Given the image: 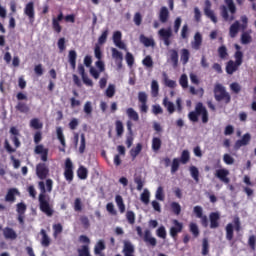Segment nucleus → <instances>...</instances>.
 I'll return each instance as SVG.
<instances>
[{
  "instance_id": "obj_1",
  "label": "nucleus",
  "mask_w": 256,
  "mask_h": 256,
  "mask_svg": "<svg viewBox=\"0 0 256 256\" xmlns=\"http://www.w3.org/2000/svg\"><path fill=\"white\" fill-rule=\"evenodd\" d=\"M39 188L41 193L38 196L40 211L47 215V217H53V206L49 203V197L47 196V190L45 189V182H39Z\"/></svg>"
},
{
  "instance_id": "obj_2",
  "label": "nucleus",
  "mask_w": 256,
  "mask_h": 256,
  "mask_svg": "<svg viewBox=\"0 0 256 256\" xmlns=\"http://www.w3.org/2000/svg\"><path fill=\"white\" fill-rule=\"evenodd\" d=\"M225 5L220 6V15L224 21H235L237 6L233 0H224Z\"/></svg>"
},
{
  "instance_id": "obj_3",
  "label": "nucleus",
  "mask_w": 256,
  "mask_h": 256,
  "mask_svg": "<svg viewBox=\"0 0 256 256\" xmlns=\"http://www.w3.org/2000/svg\"><path fill=\"white\" fill-rule=\"evenodd\" d=\"M199 115L202 117V123H209V112L201 102L196 104L195 111L189 112L188 118L193 123H197V121H199Z\"/></svg>"
},
{
  "instance_id": "obj_4",
  "label": "nucleus",
  "mask_w": 256,
  "mask_h": 256,
  "mask_svg": "<svg viewBox=\"0 0 256 256\" xmlns=\"http://www.w3.org/2000/svg\"><path fill=\"white\" fill-rule=\"evenodd\" d=\"M214 99L218 103L223 102L225 105H229V103H231V94L227 92L225 86L222 84H216L214 86Z\"/></svg>"
},
{
  "instance_id": "obj_5",
  "label": "nucleus",
  "mask_w": 256,
  "mask_h": 256,
  "mask_svg": "<svg viewBox=\"0 0 256 256\" xmlns=\"http://www.w3.org/2000/svg\"><path fill=\"white\" fill-rule=\"evenodd\" d=\"M136 232L140 239L146 243V245H150V247H157V238L153 237L151 234V230L146 229L143 234V229L141 226L136 227Z\"/></svg>"
},
{
  "instance_id": "obj_6",
  "label": "nucleus",
  "mask_w": 256,
  "mask_h": 256,
  "mask_svg": "<svg viewBox=\"0 0 256 256\" xmlns=\"http://www.w3.org/2000/svg\"><path fill=\"white\" fill-rule=\"evenodd\" d=\"M74 169L73 161H71V158H67L64 162V179H66L67 183H73L75 177Z\"/></svg>"
},
{
  "instance_id": "obj_7",
  "label": "nucleus",
  "mask_w": 256,
  "mask_h": 256,
  "mask_svg": "<svg viewBox=\"0 0 256 256\" xmlns=\"http://www.w3.org/2000/svg\"><path fill=\"white\" fill-rule=\"evenodd\" d=\"M235 61L229 60L226 64V73L228 75H233L235 71L239 70V67L243 65V59H241V55L239 53L236 54Z\"/></svg>"
},
{
  "instance_id": "obj_8",
  "label": "nucleus",
  "mask_w": 256,
  "mask_h": 256,
  "mask_svg": "<svg viewBox=\"0 0 256 256\" xmlns=\"http://www.w3.org/2000/svg\"><path fill=\"white\" fill-rule=\"evenodd\" d=\"M158 37L161 41H163L166 47H169V45H171V38L173 37V30H171V27L161 28L158 31Z\"/></svg>"
},
{
  "instance_id": "obj_9",
  "label": "nucleus",
  "mask_w": 256,
  "mask_h": 256,
  "mask_svg": "<svg viewBox=\"0 0 256 256\" xmlns=\"http://www.w3.org/2000/svg\"><path fill=\"white\" fill-rule=\"evenodd\" d=\"M172 225L174 226H172L169 230L170 237H172V239H177V235L183 231V223L179 222L177 219H174L172 220Z\"/></svg>"
},
{
  "instance_id": "obj_10",
  "label": "nucleus",
  "mask_w": 256,
  "mask_h": 256,
  "mask_svg": "<svg viewBox=\"0 0 256 256\" xmlns=\"http://www.w3.org/2000/svg\"><path fill=\"white\" fill-rule=\"evenodd\" d=\"M36 175L42 181L49 176V167L45 163H39L36 165Z\"/></svg>"
},
{
  "instance_id": "obj_11",
  "label": "nucleus",
  "mask_w": 256,
  "mask_h": 256,
  "mask_svg": "<svg viewBox=\"0 0 256 256\" xmlns=\"http://www.w3.org/2000/svg\"><path fill=\"white\" fill-rule=\"evenodd\" d=\"M147 93L146 92H139L138 93V101L140 103L139 109L140 113H147L149 111V106L147 105Z\"/></svg>"
},
{
  "instance_id": "obj_12",
  "label": "nucleus",
  "mask_w": 256,
  "mask_h": 256,
  "mask_svg": "<svg viewBox=\"0 0 256 256\" xmlns=\"http://www.w3.org/2000/svg\"><path fill=\"white\" fill-rule=\"evenodd\" d=\"M34 153L36 155H40L41 161H43V163H47V159L49 157V149L45 148L43 144L37 145L34 149Z\"/></svg>"
},
{
  "instance_id": "obj_13",
  "label": "nucleus",
  "mask_w": 256,
  "mask_h": 256,
  "mask_svg": "<svg viewBox=\"0 0 256 256\" xmlns=\"http://www.w3.org/2000/svg\"><path fill=\"white\" fill-rule=\"evenodd\" d=\"M249 143H251V134L246 133L242 136L241 139L237 140L234 144L235 151H239L241 147L247 146Z\"/></svg>"
},
{
  "instance_id": "obj_14",
  "label": "nucleus",
  "mask_w": 256,
  "mask_h": 256,
  "mask_svg": "<svg viewBox=\"0 0 256 256\" xmlns=\"http://www.w3.org/2000/svg\"><path fill=\"white\" fill-rule=\"evenodd\" d=\"M24 15L29 18V21H35V3L30 1L24 8Z\"/></svg>"
},
{
  "instance_id": "obj_15",
  "label": "nucleus",
  "mask_w": 256,
  "mask_h": 256,
  "mask_svg": "<svg viewBox=\"0 0 256 256\" xmlns=\"http://www.w3.org/2000/svg\"><path fill=\"white\" fill-rule=\"evenodd\" d=\"M204 5V14L206 17H208L212 22L217 23V16H215V12L211 10V1L205 0Z\"/></svg>"
},
{
  "instance_id": "obj_16",
  "label": "nucleus",
  "mask_w": 256,
  "mask_h": 256,
  "mask_svg": "<svg viewBox=\"0 0 256 256\" xmlns=\"http://www.w3.org/2000/svg\"><path fill=\"white\" fill-rule=\"evenodd\" d=\"M210 229H218L221 221V214L219 212H211L209 214Z\"/></svg>"
},
{
  "instance_id": "obj_17",
  "label": "nucleus",
  "mask_w": 256,
  "mask_h": 256,
  "mask_svg": "<svg viewBox=\"0 0 256 256\" xmlns=\"http://www.w3.org/2000/svg\"><path fill=\"white\" fill-rule=\"evenodd\" d=\"M78 73L81 75L84 85H87V87H93V80H91L85 73V66H83V64L78 65Z\"/></svg>"
},
{
  "instance_id": "obj_18",
  "label": "nucleus",
  "mask_w": 256,
  "mask_h": 256,
  "mask_svg": "<svg viewBox=\"0 0 256 256\" xmlns=\"http://www.w3.org/2000/svg\"><path fill=\"white\" fill-rule=\"evenodd\" d=\"M113 43L118 47V49H125V43L123 42V34L121 31H115L112 36Z\"/></svg>"
},
{
  "instance_id": "obj_19",
  "label": "nucleus",
  "mask_w": 256,
  "mask_h": 256,
  "mask_svg": "<svg viewBox=\"0 0 256 256\" xmlns=\"http://www.w3.org/2000/svg\"><path fill=\"white\" fill-rule=\"evenodd\" d=\"M215 176L222 181V183H225L226 185L229 184V170L222 168L216 170Z\"/></svg>"
},
{
  "instance_id": "obj_20",
  "label": "nucleus",
  "mask_w": 256,
  "mask_h": 256,
  "mask_svg": "<svg viewBox=\"0 0 256 256\" xmlns=\"http://www.w3.org/2000/svg\"><path fill=\"white\" fill-rule=\"evenodd\" d=\"M17 195H21L19 190L17 188H10L5 196V201L7 203H15Z\"/></svg>"
},
{
  "instance_id": "obj_21",
  "label": "nucleus",
  "mask_w": 256,
  "mask_h": 256,
  "mask_svg": "<svg viewBox=\"0 0 256 256\" xmlns=\"http://www.w3.org/2000/svg\"><path fill=\"white\" fill-rule=\"evenodd\" d=\"M201 45H203V36L201 33L196 32L194 35V41L191 43L192 49L199 51V49H201Z\"/></svg>"
},
{
  "instance_id": "obj_22",
  "label": "nucleus",
  "mask_w": 256,
  "mask_h": 256,
  "mask_svg": "<svg viewBox=\"0 0 256 256\" xmlns=\"http://www.w3.org/2000/svg\"><path fill=\"white\" fill-rule=\"evenodd\" d=\"M60 21H63V12H60L56 18L52 19V29H54L56 33H61L62 31L61 24H59Z\"/></svg>"
},
{
  "instance_id": "obj_23",
  "label": "nucleus",
  "mask_w": 256,
  "mask_h": 256,
  "mask_svg": "<svg viewBox=\"0 0 256 256\" xmlns=\"http://www.w3.org/2000/svg\"><path fill=\"white\" fill-rule=\"evenodd\" d=\"M170 53V61L172 63V67L177 69L179 67V52L175 49L169 50Z\"/></svg>"
},
{
  "instance_id": "obj_24",
  "label": "nucleus",
  "mask_w": 256,
  "mask_h": 256,
  "mask_svg": "<svg viewBox=\"0 0 256 256\" xmlns=\"http://www.w3.org/2000/svg\"><path fill=\"white\" fill-rule=\"evenodd\" d=\"M3 235L5 239H10V241H15V239H17V232L11 227H5L3 229Z\"/></svg>"
},
{
  "instance_id": "obj_25",
  "label": "nucleus",
  "mask_w": 256,
  "mask_h": 256,
  "mask_svg": "<svg viewBox=\"0 0 256 256\" xmlns=\"http://www.w3.org/2000/svg\"><path fill=\"white\" fill-rule=\"evenodd\" d=\"M239 29H241V24L239 23V21H235L229 28V36L231 37V39H235V37H237Z\"/></svg>"
},
{
  "instance_id": "obj_26",
  "label": "nucleus",
  "mask_w": 256,
  "mask_h": 256,
  "mask_svg": "<svg viewBox=\"0 0 256 256\" xmlns=\"http://www.w3.org/2000/svg\"><path fill=\"white\" fill-rule=\"evenodd\" d=\"M159 21L161 23H167L169 21V9H167L165 6L161 7L160 9Z\"/></svg>"
},
{
  "instance_id": "obj_27",
  "label": "nucleus",
  "mask_w": 256,
  "mask_h": 256,
  "mask_svg": "<svg viewBox=\"0 0 256 256\" xmlns=\"http://www.w3.org/2000/svg\"><path fill=\"white\" fill-rule=\"evenodd\" d=\"M191 57V52H189V49L184 48L180 52V61L182 64L187 65L189 63V59Z\"/></svg>"
},
{
  "instance_id": "obj_28",
  "label": "nucleus",
  "mask_w": 256,
  "mask_h": 256,
  "mask_svg": "<svg viewBox=\"0 0 256 256\" xmlns=\"http://www.w3.org/2000/svg\"><path fill=\"white\" fill-rule=\"evenodd\" d=\"M162 105L167 109L170 115H173L175 113V104L169 101V98L165 97L163 99Z\"/></svg>"
},
{
  "instance_id": "obj_29",
  "label": "nucleus",
  "mask_w": 256,
  "mask_h": 256,
  "mask_svg": "<svg viewBox=\"0 0 256 256\" xmlns=\"http://www.w3.org/2000/svg\"><path fill=\"white\" fill-rule=\"evenodd\" d=\"M140 43L144 44V47H153L155 45L153 38H148L143 34L140 35Z\"/></svg>"
},
{
  "instance_id": "obj_30",
  "label": "nucleus",
  "mask_w": 256,
  "mask_h": 256,
  "mask_svg": "<svg viewBox=\"0 0 256 256\" xmlns=\"http://www.w3.org/2000/svg\"><path fill=\"white\" fill-rule=\"evenodd\" d=\"M40 234L42 235V240H41L42 247H49V245H51V239L47 235V231H45V229H42L40 231Z\"/></svg>"
},
{
  "instance_id": "obj_31",
  "label": "nucleus",
  "mask_w": 256,
  "mask_h": 256,
  "mask_svg": "<svg viewBox=\"0 0 256 256\" xmlns=\"http://www.w3.org/2000/svg\"><path fill=\"white\" fill-rule=\"evenodd\" d=\"M134 183L137 185V191H143L145 186V180L141 175H134Z\"/></svg>"
},
{
  "instance_id": "obj_32",
  "label": "nucleus",
  "mask_w": 256,
  "mask_h": 256,
  "mask_svg": "<svg viewBox=\"0 0 256 256\" xmlns=\"http://www.w3.org/2000/svg\"><path fill=\"white\" fill-rule=\"evenodd\" d=\"M141 151H143V145L141 143H138L136 147L130 150V156L132 157L133 161L137 159V156L139 155V153H141Z\"/></svg>"
},
{
  "instance_id": "obj_33",
  "label": "nucleus",
  "mask_w": 256,
  "mask_h": 256,
  "mask_svg": "<svg viewBox=\"0 0 256 256\" xmlns=\"http://www.w3.org/2000/svg\"><path fill=\"white\" fill-rule=\"evenodd\" d=\"M161 145H163V142L161 141V138L159 137H153L152 138V151L157 153L161 149Z\"/></svg>"
},
{
  "instance_id": "obj_34",
  "label": "nucleus",
  "mask_w": 256,
  "mask_h": 256,
  "mask_svg": "<svg viewBox=\"0 0 256 256\" xmlns=\"http://www.w3.org/2000/svg\"><path fill=\"white\" fill-rule=\"evenodd\" d=\"M190 160L191 155L189 154V150H183L179 158V162L182 163V165H187Z\"/></svg>"
},
{
  "instance_id": "obj_35",
  "label": "nucleus",
  "mask_w": 256,
  "mask_h": 256,
  "mask_svg": "<svg viewBox=\"0 0 256 256\" xmlns=\"http://www.w3.org/2000/svg\"><path fill=\"white\" fill-rule=\"evenodd\" d=\"M126 115L131 119L132 121H139V113L135 111L133 108H128L126 110Z\"/></svg>"
},
{
  "instance_id": "obj_36",
  "label": "nucleus",
  "mask_w": 256,
  "mask_h": 256,
  "mask_svg": "<svg viewBox=\"0 0 256 256\" xmlns=\"http://www.w3.org/2000/svg\"><path fill=\"white\" fill-rule=\"evenodd\" d=\"M115 202L120 213H125V203L123 202V197L121 195H116Z\"/></svg>"
},
{
  "instance_id": "obj_37",
  "label": "nucleus",
  "mask_w": 256,
  "mask_h": 256,
  "mask_svg": "<svg viewBox=\"0 0 256 256\" xmlns=\"http://www.w3.org/2000/svg\"><path fill=\"white\" fill-rule=\"evenodd\" d=\"M226 239L227 241H233V235H234V228H233V224L228 223L226 225Z\"/></svg>"
},
{
  "instance_id": "obj_38",
  "label": "nucleus",
  "mask_w": 256,
  "mask_h": 256,
  "mask_svg": "<svg viewBox=\"0 0 256 256\" xmlns=\"http://www.w3.org/2000/svg\"><path fill=\"white\" fill-rule=\"evenodd\" d=\"M89 175V171L87 170V168H85L84 166H80L77 170V176L82 179L85 180L87 179Z\"/></svg>"
},
{
  "instance_id": "obj_39",
  "label": "nucleus",
  "mask_w": 256,
  "mask_h": 256,
  "mask_svg": "<svg viewBox=\"0 0 256 256\" xmlns=\"http://www.w3.org/2000/svg\"><path fill=\"white\" fill-rule=\"evenodd\" d=\"M107 37H109V28H106L98 38V45H105L107 43Z\"/></svg>"
},
{
  "instance_id": "obj_40",
  "label": "nucleus",
  "mask_w": 256,
  "mask_h": 256,
  "mask_svg": "<svg viewBox=\"0 0 256 256\" xmlns=\"http://www.w3.org/2000/svg\"><path fill=\"white\" fill-rule=\"evenodd\" d=\"M101 251H105V241L99 240L94 248L95 255H101Z\"/></svg>"
},
{
  "instance_id": "obj_41",
  "label": "nucleus",
  "mask_w": 256,
  "mask_h": 256,
  "mask_svg": "<svg viewBox=\"0 0 256 256\" xmlns=\"http://www.w3.org/2000/svg\"><path fill=\"white\" fill-rule=\"evenodd\" d=\"M15 109L20 113H29V106L24 102H18Z\"/></svg>"
},
{
  "instance_id": "obj_42",
  "label": "nucleus",
  "mask_w": 256,
  "mask_h": 256,
  "mask_svg": "<svg viewBox=\"0 0 256 256\" xmlns=\"http://www.w3.org/2000/svg\"><path fill=\"white\" fill-rule=\"evenodd\" d=\"M151 94L152 97H157L159 95V82L153 80L151 83Z\"/></svg>"
},
{
  "instance_id": "obj_43",
  "label": "nucleus",
  "mask_w": 256,
  "mask_h": 256,
  "mask_svg": "<svg viewBox=\"0 0 256 256\" xmlns=\"http://www.w3.org/2000/svg\"><path fill=\"white\" fill-rule=\"evenodd\" d=\"M253 41V38L249 34V32H243L241 35V43L242 45H249Z\"/></svg>"
},
{
  "instance_id": "obj_44",
  "label": "nucleus",
  "mask_w": 256,
  "mask_h": 256,
  "mask_svg": "<svg viewBox=\"0 0 256 256\" xmlns=\"http://www.w3.org/2000/svg\"><path fill=\"white\" fill-rule=\"evenodd\" d=\"M202 255H209V239L203 238L202 240Z\"/></svg>"
},
{
  "instance_id": "obj_45",
  "label": "nucleus",
  "mask_w": 256,
  "mask_h": 256,
  "mask_svg": "<svg viewBox=\"0 0 256 256\" xmlns=\"http://www.w3.org/2000/svg\"><path fill=\"white\" fill-rule=\"evenodd\" d=\"M189 231L190 233H192L193 237L197 238L199 237V226H197V224L195 223H190L189 224Z\"/></svg>"
},
{
  "instance_id": "obj_46",
  "label": "nucleus",
  "mask_w": 256,
  "mask_h": 256,
  "mask_svg": "<svg viewBox=\"0 0 256 256\" xmlns=\"http://www.w3.org/2000/svg\"><path fill=\"white\" fill-rule=\"evenodd\" d=\"M164 83L166 87H169L170 89H175V87H177V82H175V80L169 79L166 73H164Z\"/></svg>"
},
{
  "instance_id": "obj_47",
  "label": "nucleus",
  "mask_w": 256,
  "mask_h": 256,
  "mask_svg": "<svg viewBox=\"0 0 256 256\" xmlns=\"http://www.w3.org/2000/svg\"><path fill=\"white\" fill-rule=\"evenodd\" d=\"M190 174L194 181H196V183H199V169L196 166L190 167Z\"/></svg>"
},
{
  "instance_id": "obj_48",
  "label": "nucleus",
  "mask_w": 256,
  "mask_h": 256,
  "mask_svg": "<svg viewBox=\"0 0 256 256\" xmlns=\"http://www.w3.org/2000/svg\"><path fill=\"white\" fill-rule=\"evenodd\" d=\"M112 57L115 61H123V53L119 52L117 48H111Z\"/></svg>"
},
{
  "instance_id": "obj_49",
  "label": "nucleus",
  "mask_w": 256,
  "mask_h": 256,
  "mask_svg": "<svg viewBox=\"0 0 256 256\" xmlns=\"http://www.w3.org/2000/svg\"><path fill=\"white\" fill-rule=\"evenodd\" d=\"M218 55L220 59H227L229 53H227V46L222 45L218 48Z\"/></svg>"
},
{
  "instance_id": "obj_50",
  "label": "nucleus",
  "mask_w": 256,
  "mask_h": 256,
  "mask_svg": "<svg viewBox=\"0 0 256 256\" xmlns=\"http://www.w3.org/2000/svg\"><path fill=\"white\" fill-rule=\"evenodd\" d=\"M156 235H157V237H159L160 239H167V230L165 229V226H160V227L156 230Z\"/></svg>"
},
{
  "instance_id": "obj_51",
  "label": "nucleus",
  "mask_w": 256,
  "mask_h": 256,
  "mask_svg": "<svg viewBox=\"0 0 256 256\" xmlns=\"http://www.w3.org/2000/svg\"><path fill=\"white\" fill-rule=\"evenodd\" d=\"M179 84L183 89H187L189 87V79L187 78V74H182L179 79Z\"/></svg>"
},
{
  "instance_id": "obj_52",
  "label": "nucleus",
  "mask_w": 256,
  "mask_h": 256,
  "mask_svg": "<svg viewBox=\"0 0 256 256\" xmlns=\"http://www.w3.org/2000/svg\"><path fill=\"white\" fill-rule=\"evenodd\" d=\"M180 161L179 158H174L172 160V164H171V173L172 175L175 174L176 171H179V167H180Z\"/></svg>"
},
{
  "instance_id": "obj_53",
  "label": "nucleus",
  "mask_w": 256,
  "mask_h": 256,
  "mask_svg": "<svg viewBox=\"0 0 256 256\" xmlns=\"http://www.w3.org/2000/svg\"><path fill=\"white\" fill-rule=\"evenodd\" d=\"M116 125V133L118 137H121V135H123V132L125 131L124 127H123V122H121V120H117L115 122Z\"/></svg>"
},
{
  "instance_id": "obj_54",
  "label": "nucleus",
  "mask_w": 256,
  "mask_h": 256,
  "mask_svg": "<svg viewBox=\"0 0 256 256\" xmlns=\"http://www.w3.org/2000/svg\"><path fill=\"white\" fill-rule=\"evenodd\" d=\"M151 197V194L149 193V190L145 189L143 191V193L141 194V201L142 203H144L145 205H149V198Z\"/></svg>"
},
{
  "instance_id": "obj_55",
  "label": "nucleus",
  "mask_w": 256,
  "mask_h": 256,
  "mask_svg": "<svg viewBox=\"0 0 256 256\" xmlns=\"http://www.w3.org/2000/svg\"><path fill=\"white\" fill-rule=\"evenodd\" d=\"M105 95L109 99H112V97H115V85H113V84L108 85V88L106 89Z\"/></svg>"
},
{
  "instance_id": "obj_56",
  "label": "nucleus",
  "mask_w": 256,
  "mask_h": 256,
  "mask_svg": "<svg viewBox=\"0 0 256 256\" xmlns=\"http://www.w3.org/2000/svg\"><path fill=\"white\" fill-rule=\"evenodd\" d=\"M126 219L129 223V225H135V212L128 210L126 212Z\"/></svg>"
},
{
  "instance_id": "obj_57",
  "label": "nucleus",
  "mask_w": 256,
  "mask_h": 256,
  "mask_svg": "<svg viewBox=\"0 0 256 256\" xmlns=\"http://www.w3.org/2000/svg\"><path fill=\"white\" fill-rule=\"evenodd\" d=\"M155 197L158 201H165V193L163 192V186H159L157 188Z\"/></svg>"
},
{
  "instance_id": "obj_58",
  "label": "nucleus",
  "mask_w": 256,
  "mask_h": 256,
  "mask_svg": "<svg viewBox=\"0 0 256 256\" xmlns=\"http://www.w3.org/2000/svg\"><path fill=\"white\" fill-rule=\"evenodd\" d=\"M16 211L18 213V215H25V212L27 211V205H25V203L20 202L16 205Z\"/></svg>"
},
{
  "instance_id": "obj_59",
  "label": "nucleus",
  "mask_w": 256,
  "mask_h": 256,
  "mask_svg": "<svg viewBox=\"0 0 256 256\" xmlns=\"http://www.w3.org/2000/svg\"><path fill=\"white\" fill-rule=\"evenodd\" d=\"M30 127H32V129H43V123H40L39 119L33 118L30 121Z\"/></svg>"
},
{
  "instance_id": "obj_60",
  "label": "nucleus",
  "mask_w": 256,
  "mask_h": 256,
  "mask_svg": "<svg viewBox=\"0 0 256 256\" xmlns=\"http://www.w3.org/2000/svg\"><path fill=\"white\" fill-rule=\"evenodd\" d=\"M171 209L174 215H181V205L178 202H172Z\"/></svg>"
},
{
  "instance_id": "obj_61",
  "label": "nucleus",
  "mask_w": 256,
  "mask_h": 256,
  "mask_svg": "<svg viewBox=\"0 0 256 256\" xmlns=\"http://www.w3.org/2000/svg\"><path fill=\"white\" fill-rule=\"evenodd\" d=\"M230 90L232 93H235V95H239V93H241V85L237 82H234L230 84Z\"/></svg>"
},
{
  "instance_id": "obj_62",
  "label": "nucleus",
  "mask_w": 256,
  "mask_h": 256,
  "mask_svg": "<svg viewBox=\"0 0 256 256\" xmlns=\"http://www.w3.org/2000/svg\"><path fill=\"white\" fill-rule=\"evenodd\" d=\"M84 113L88 115V117H91V114L93 113V106L90 101H87L84 104Z\"/></svg>"
},
{
  "instance_id": "obj_63",
  "label": "nucleus",
  "mask_w": 256,
  "mask_h": 256,
  "mask_svg": "<svg viewBox=\"0 0 256 256\" xmlns=\"http://www.w3.org/2000/svg\"><path fill=\"white\" fill-rule=\"evenodd\" d=\"M223 161L226 165H233V163H235V158H233L229 154H224Z\"/></svg>"
},
{
  "instance_id": "obj_64",
  "label": "nucleus",
  "mask_w": 256,
  "mask_h": 256,
  "mask_svg": "<svg viewBox=\"0 0 256 256\" xmlns=\"http://www.w3.org/2000/svg\"><path fill=\"white\" fill-rule=\"evenodd\" d=\"M248 245H249L250 249H252V251H255V247H256V236L255 235H251L249 237Z\"/></svg>"
}]
</instances>
